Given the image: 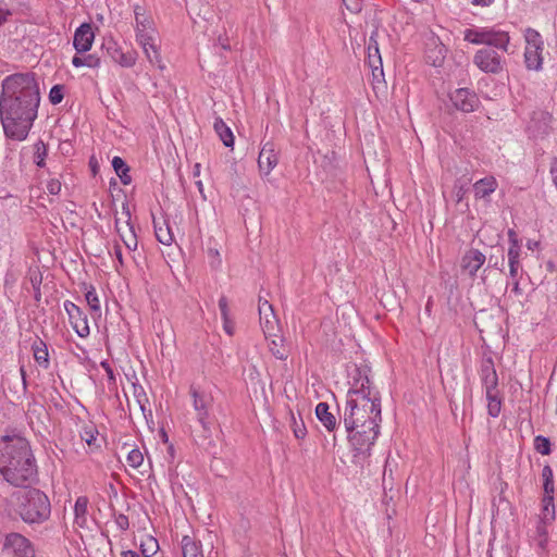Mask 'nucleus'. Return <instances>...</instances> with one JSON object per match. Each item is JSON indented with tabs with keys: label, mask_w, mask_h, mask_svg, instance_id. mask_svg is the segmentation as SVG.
<instances>
[{
	"label": "nucleus",
	"mask_w": 557,
	"mask_h": 557,
	"mask_svg": "<svg viewBox=\"0 0 557 557\" xmlns=\"http://www.w3.org/2000/svg\"><path fill=\"white\" fill-rule=\"evenodd\" d=\"M95 34L88 23L82 24L74 34L73 45L77 53H84L90 50Z\"/></svg>",
	"instance_id": "22"
},
{
	"label": "nucleus",
	"mask_w": 557,
	"mask_h": 557,
	"mask_svg": "<svg viewBox=\"0 0 557 557\" xmlns=\"http://www.w3.org/2000/svg\"><path fill=\"white\" fill-rule=\"evenodd\" d=\"M214 131L226 147H233L234 135L231 128L220 117L215 119Z\"/></svg>",
	"instance_id": "29"
},
{
	"label": "nucleus",
	"mask_w": 557,
	"mask_h": 557,
	"mask_svg": "<svg viewBox=\"0 0 557 557\" xmlns=\"http://www.w3.org/2000/svg\"><path fill=\"white\" fill-rule=\"evenodd\" d=\"M278 157L273 143H265L258 157V166L262 175H269L270 172L276 166Z\"/></svg>",
	"instance_id": "20"
},
{
	"label": "nucleus",
	"mask_w": 557,
	"mask_h": 557,
	"mask_svg": "<svg viewBox=\"0 0 557 557\" xmlns=\"http://www.w3.org/2000/svg\"><path fill=\"white\" fill-rule=\"evenodd\" d=\"M181 544L183 557H203L200 542L185 535L183 536Z\"/></svg>",
	"instance_id": "27"
},
{
	"label": "nucleus",
	"mask_w": 557,
	"mask_h": 557,
	"mask_svg": "<svg viewBox=\"0 0 557 557\" xmlns=\"http://www.w3.org/2000/svg\"><path fill=\"white\" fill-rule=\"evenodd\" d=\"M115 523L123 531H125L129 528L128 518L123 513H120L115 517Z\"/></svg>",
	"instance_id": "52"
},
{
	"label": "nucleus",
	"mask_w": 557,
	"mask_h": 557,
	"mask_svg": "<svg viewBox=\"0 0 557 557\" xmlns=\"http://www.w3.org/2000/svg\"><path fill=\"white\" fill-rule=\"evenodd\" d=\"M223 320V329L226 332L227 335L232 336L235 332V323L231 319V317L222 318Z\"/></svg>",
	"instance_id": "51"
},
{
	"label": "nucleus",
	"mask_w": 557,
	"mask_h": 557,
	"mask_svg": "<svg viewBox=\"0 0 557 557\" xmlns=\"http://www.w3.org/2000/svg\"><path fill=\"white\" fill-rule=\"evenodd\" d=\"M449 97L457 110L467 113L473 112L480 102L476 94L469 88H458Z\"/></svg>",
	"instance_id": "13"
},
{
	"label": "nucleus",
	"mask_w": 557,
	"mask_h": 557,
	"mask_svg": "<svg viewBox=\"0 0 557 557\" xmlns=\"http://www.w3.org/2000/svg\"><path fill=\"white\" fill-rule=\"evenodd\" d=\"M85 298L94 312L100 311V301L94 286L90 285L88 288H86Z\"/></svg>",
	"instance_id": "39"
},
{
	"label": "nucleus",
	"mask_w": 557,
	"mask_h": 557,
	"mask_svg": "<svg viewBox=\"0 0 557 557\" xmlns=\"http://www.w3.org/2000/svg\"><path fill=\"white\" fill-rule=\"evenodd\" d=\"M486 258L485 255L482 253L478 249L468 250L461 258L460 268L463 273H467L469 276L473 277L476 272L484 264Z\"/></svg>",
	"instance_id": "21"
},
{
	"label": "nucleus",
	"mask_w": 557,
	"mask_h": 557,
	"mask_svg": "<svg viewBox=\"0 0 557 557\" xmlns=\"http://www.w3.org/2000/svg\"><path fill=\"white\" fill-rule=\"evenodd\" d=\"M28 278L33 289L40 288V285L42 283V274L38 268L29 269Z\"/></svg>",
	"instance_id": "45"
},
{
	"label": "nucleus",
	"mask_w": 557,
	"mask_h": 557,
	"mask_svg": "<svg viewBox=\"0 0 557 557\" xmlns=\"http://www.w3.org/2000/svg\"><path fill=\"white\" fill-rule=\"evenodd\" d=\"M164 224V226L159 225V223L153 220L156 237L161 244L171 245L173 242V235L169 225L166 223Z\"/></svg>",
	"instance_id": "32"
},
{
	"label": "nucleus",
	"mask_w": 557,
	"mask_h": 557,
	"mask_svg": "<svg viewBox=\"0 0 557 557\" xmlns=\"http://www.w3.org/2000/svg\"><path fill=\"white\" fill-rule=\"evenodd\" d=\"M112 166L124 185L132 182V177L128 175L129 168L122 158L114 157L112 160Z\"/></svg>",
	"instance_id": "30"
},
{
	"label": "nucleus",
	"mask_w": 557,
	"mask_h": 557,
	"mask_svg": "<svg viewBox=\"0 0 557 557\" xmlns=\"http://www.w3.org/2000/svg\"><path fill=\"white\" fill-rule=\"evenodd\" d=\"M480 379L485 388V394H491V391L498 389V376L495 370V364L490 354H484L480 363Z\"/></svg>",
	"instance_id": "11"
},
{
	"label": "nucleus",
	"mask_w": 557,
	"mask_h": 557,
	"mask_svg": "<svg viewBox=\"0 0 557 557\" xmlns=\"http://www.w3.org/2000/svg\"><path fill=\"white\" fill-rule=\"evenodd\" d=\"M289 416H290L289 425L293 430L295 437L298 440L305 438V436L307 435V429L305 426V422H304L302 418L299 416V418L297 419L295 413L292 410H289Z\"/></svg>",
	"instance_id": "33"
},
{
	"label": "nucleus",
	"mask_w": 557,
	"mask_h": 557,
	"mask_svg": "<svg viewBox=\"0 0 557 557\" xmlns=\"http://www.w3.org/2000/svg\"><path fill=\"white\" fill-rule=\"evenodd\" d=\"M208 256L212 259L211 261V265L213 268H216L218 265H220L221 263V260L219 258V251L214 248H209L208 249Z\"/></svg>",
	"instance_id": "53"
},
{
	"label": "nucleus",
	"mask_w": 557,
	"mask_h": 557,
	"mask_svg": "<svg viewBox=\"0 0 557 557\" xmlns=\"http://www.w3.org/2000/svg\"><path fill=\"white\" fill-rule=\"evenodd\" d=\"M446 48L441 42L440 38L430 35L425 42V58L428 63L433 66H440L445 60L446 57Z\"/></svg>",
	"instance_id": "19"
},
{
	"label": "nucleus",
	"mask_w": 557,
	"mask_h": 557,
	"mask_svg": "<svg viewBox=\"0 0 557 557\" xmlns=\"http://www.w3.org/2000/svg\"><path fill=\"white\" fill-rule=\"evenodd\" d=\"M513 282H512V287L511 289L508 292V297L511 298L512 295L518 297L520 295V284H519V281L518 278H512Z\"/></svg>",
	"instance_id": "55"
},
{
	"label": "nucleus",
	"mask_w": 557,
	"mask_h": 557,
	"mask_svg": "<svg viewBox=\"0 0 557 557\" xmlns=\"http://www.w3.org/2000/svg\"><path fill=\"white\" fill-rule=\"evenodd\" d=\"M33 351L35 360L45 369L49 367L48 349L42 341H37L33 344Z\"/></svg>",
	"instance_id": "31"
},
{
	"label": "nucleus",
	"mask_w": 557,
	"mask_h": 557,
	"mask_svg": "<svg viewBox=\"0 0 557 557\" xmlns=\"http://www.w3.org/2000/svg\"><path fill=\"white\" fill-rule=\"evenodd\" d=\"M377 36H379V32L375 29L372 32L370 38H369V44H368V47H372V44L375 45V46H379L377 44Z\"/></svg>",
	"instance_id": "56"
},
{
	"label": "nucleus",
	"mask_w": 557,
	"mask_h": 557,
	"mask_svg": "<svg viewBox=\"0 0 557 557\" xmlns=\"http://www.w3.org/2000/svg\"><path fill=\"white\" fill-rule=\"evenodd\" d=\"M72 64L75 67H98L100 65V59L96 54H88L86 57L74 55L72 59Z\"/></svg>",
	"instance_id": "35"
},
{
	"label": "nucleus",
	"mask_w": 557,
	"mask_h": 557,
	"mask_svg": "<svg viewBox=\"0 0 557 557\" xmlns=\"http://www.w3.org/2000/svg\"><path fill=\"white\" fill-rule=\"evenodd\" d=\"M486 399H487V410H488V413L492 416V417H497L500 412V397H499V391L498 389H494V391H491V394H486Z\"/></svg>",
	"instance_id": "34"
},
{
	"label": "nucleus",
	"mask_w": 557,
	"mask_h": 557,
	"mask_svg": "<svg viewBox=\"0 0 557 557\" xmlns=\"http://www.w3.org/2000/svg\"><path fill=\"white\" fill-rule=\"evenodd\" d=\"M137 42L141 46L147 59L152 65L163 69L161 58L158 49V34L153 32L150 34H136Z\"/></svg>",
	"instance_id": "14"
},
{
	"label": "nucleus",
	"mask_w": 557,
	"mask_h": 557,
	"mask_svg": "<svg viewBox=\"0 0 557 557\" xmlns=\"http://www.w3.org/2000/svg\"><path fill=\"white\" fill-rule=\"evenodd\" d=\"M47 156V146L44 141H38L35 145L34 162L37 166L42 168L45 165V158Z\"/></svg>",
	"instance_id": "40"
},
{
	"label": "nucleus",
	"mask_w": 557,
	"mask_h": 557,
	"mask_svg": "<svg viewBox=\"0 0 557 557\" xmlns=\"http://www.w3.org/2000/svg\"><path fill=\"white\" fill-rule=\"evenodd\" d=\"M465 39L471 44H484L487 47H495L506 49L509 42V36L505 32H495L493 29H467L465 32Z\"/></svg>",
	"instance_id": "6"
},
{
	"label": "nucleus",
	"mask_w": 557,
	"mask_h": 557,
	"mask_svg": "<svg viewBox=\"0 0 557 557\" xmlns=\"http://www.w3.org/2000/svg\"><path fill=\"white\" fill-rule=\"evenodd\" d=\"M189 394L193 398V407L196 412V418L201 424L205 433L210 432L211 419L210 412L213 405V397L211 394L190 386Z\"/></svg>",
	"instance_id": "5"
},
{
	"label": "nucleus",
	"mask_w": 557,
	"mask_h": 557,
	"mask_svg": "<svg viewBox=\"0 0 557 557\" xmlns=\"http://www.w3.org/2000/svg\"><path fill=\"white\" fill-rule=\"evenodd\" d=\"M380 433V428L368 430L363 428L356 429L354 432L348 433V441L356 451L354 457L366 455L370 451L371 447Z\"/></svg>",
	"instance_id": "8"
},
{
	"label": "nucleus",
	"mask_w": 557,
	"mask_h": 557,
	"mask_svg": "<svg viewBox=\"0 0 557 557\" xmlns=\"http://www.w3.org/2000/svg\"><path fill=\"white\" fill-rule=\"evenodd\" d=\"M0 473L14 486H26L37 480V466L28 442L20 436L0 440Z\"/></svg>",
	"instance_id": "2"
},
{
	"label": "nucleus",
	"mask_w": 557,
	"mask_h": 557,
	"mask_svg": "<svg viewBox=\"0 0 557 557\" xmlns=\"http://www.w3.org/2000/svg\"><path fill=\"white\" fill-rule=\"evenodd\" d=\"M122 555L123 557H140L139 554L134 550H124Z\"/></svg>",
	"instance_id": "63"
},
{
	"label": "nucleus",
	"mask_w": 557,
	"mask_h": 557,
	"mask_svg": "<svg viewBox=\"0 0 557 557\" xmlns=\"http://www.w3.org/2000/svg\"><path fill=\"white\" fill-rule=\"evenodd\" d=\"M372 75L374 81L380 82V79L384 76V73L382 72V75H380V70L372 69Z\"/></svg>",
	"instance_id": "64"
},
{
	"label": "nucleus",
	"mask_w": 557,
	"mask_h": 557,
	"mask_svg": "<svg viewBox=\"0 0 557 557\" xmlns=\"http://www.w3.org/2000/svg\"><path fill=\"white\" fill-rule=\"evenodd\" d=\"M508 235L511 242L508 249L509 275L511 278H516L520 267V246L516 238L517 235L512 230H509Z\"/></svg>",
	"instance_id": "23"
},
{
	"label": "nucleus",
	"mask_w": 557,
	"mask_h": 557,
	"mask_svg": "<svg viewBox=\"0 0 557 557\" xmlns=\"http://www.w3.org/2000/svg\"><path fill=\"white\" fill-rule=\"evenodd\" d=\"M126 460L128 466L136 469L143 465L144 456L139 449L134 448L128 451Z\"/></svg>",
	"instance_id": "41"
},
{
	"label": "nucleus",
	"mask_w": 557,
	"mask_h": 557,
	"mask_svg": "<svg viewBox=\"0 0 557 557\" xmlns=\"http://www.w3.org/2000/svg\"><path fill=\"white\" fill-rule=\"evenodd\" d=\"M64 87L62 85H54L49 92V100L52 104H58L63 100L64 94H63Z\"/></svg>",
	"instance_id": "44"
},
{
	"label": "nucleus",
	"mask_w": 557,
	"mask_h": 557,
	"mask_svg": "<svg viewBox=\"0 0 557 557\" xmlns=\"http://www.w3.org/2000/svg\"><path fill=\"white\" fill-rule=\"evenodd\" d=\"M103 47L107 55L121 66L131 67L135 64L137 53L134 50L123 51L113 40L107 41Z\"/></svg>",
	"instance_id": "16"
},
{
	"label": "nucleus",
	"mask_w": 557,
	"mask_h": 557,
	"mask_svg": "<svg viewBox=\"0 0 557 557\" xmlns=\"http://www.w3.org/2000/svg\"><path fill=\"white\" fill-rule=\"evenodd\" d=\"M473 5L488 7L494 0H470Z\"/></svg>",
	"instance_id": "57"
},
{
	"label": "nucleus",
	"mask_w": 557,
	"mask_h": 557,
	"mask_svg": "<svg viewBox=\"0 0 557 557\" xmlns=\"http://www.w3.org/2000/svg\"><path fill=\"white\" fill-rule=\"evenodd\" d=\"M3 550L14 557H35V548L30 541L20 533L7 534Z\"/></svg>",
	"instance_id": "9"
},
{
	"label": "nucleus",
	"mask_w": 557,
	"mask_h": 557,
	"mask_svg": "<svg viewBox=\"0 0 557 557\" xmlns=\"http://www.w3.org/2000/svg\"><path fill=\"white\" fill-rule=\"evenodd\" d=\"M550 171H552V174H553V176H554V178H553V180H554V183H555V185H556V187H557V160H555V161H554V163H553V165H552V170H550Z\"/></svg>",
	"instance_id": "61"
},
{
	"label": "nucleus",
	"mask_w": 557,
	"mask_h": 557,
	"mask_svg": "<svg viewBox=\"0 0 557 557\" xmlns=\"http://www.w3.org/2000/svg\"><path fill=\"white\" fill-rule=\"evenodd\" d=\"M368 63L371 69L380 70V75H382V58L379 46L372 44V47H368Z\"/></svg>",
	"instance_id": "37"
},
{
	"label": "nucleus",
	"mask_w": 557,
	"mask_h": 557,
	"mask_svg": "<svg viewBox=\"0 0 557 557\" xmlns=\"http://www.w3.org/2000/svg\"><path fill=\"white\" fill-rule=\"evenodd\" d=\"M64 309L69 314L70 322L79 337H86L89 335V326L87 318L78 306L74 302L66 300L64 302Z\"/></svg>",
	"instance_id": "17"
},
{
	"label": "nucleus",
	"mask_w": 557,
	"mask_h": 557,
	"mask_svg": "<svg viewBox=\"0 0 557 557\" xmlns=\"http://www.w3.org/2000/svg\"><path fill=\"white\" fill-rule=\"evenodd\" d=\"M218 44L221 46L222 49L224 50H230L231 47L227 42V38H222L221 36L219 37L218 39Z\"/></svg>",
	"instance_id": "60"
},
{
	"label": "nucleus",
	"mask_w": 557,
	"mask_h": 557,
	"mask_svg": "<svg viewBox=\"0 0 557 557\" xmlns=\"http://www.w3.org/2000/svg\"><path fill=\"white\" fill-rule=\"evenodd\" d=\"M258 311L260 325L265 337L275 335L274 331L277 329L278 321L275 317L272 305L262 296H259Z\"/></svg>",
	"instance_id": "12"
},
{
	"label": "nucleus",
	"mask_w": 557,
	"mask_h": 557,
	"mask_svg": "<svg viewBox=\"0 0 557 557\" xmlns=\"http://www.w3.org/2000/svg\"><path fill=\"white\" fill-rule=\"evenodd\" d=\"M123 212L127 216V221L125 222L124 226H121L119 220L116 219L115 230L126 248L134 251L137 249L138 242L134 226L131 224V212L126 203L123 205Z\"/></svg>",
	"instance_id": "18"
},
{
	"label": "nucleus",
	"mask_w": 557,
	"mask_h": 557,
	"mask_svg": "<svg viewBox=\"0 0 557 557\" xmlns=\"http://www.w3.org/2000/svg\"><path fill=\"white\" fill-rule=\"evenodd\" d=\"M274 338L269 343L271 354L278 360H286L289 356V349L284 344V338L273 335Z\"/></svg>",
	"instance_id": "28"
},
{
	"label": "nucleus",
	"mask_w": 557,
	"mask_h": 557,
	"mask_svg": "<svg viewBox=\"0 0 557 557\" xmlns=\"http://www.w3.org/2000/svg\"><path fill=\"white\" fill-rule=\"evenodd\" d=\"M141 553L145 557H150L156 554L159 545L158 542L153 537H149L146 543L140 545Z\"/></svg>",
	"instance_id": "43"
},
{
	"label": "nucleus",
	"mask_w": 557,
	"mask_h": 557,
	"mask_svg": "<svg viewBox=\"0 0 557 557\" xmlns=\"http://www.w3.org/2000/svg\"><path fill=\"white\" fill-rule=\"evenodd\" d=\"M355 372L356 375L352 376L354 383L347 393V398H360L361 396H368L373 400L375 397H380L377 392L373 393L371 389L367 367L356 368Z\"/></svg>",
	"instance_id": "10"
},
{
	"label": "nucleus",
	"mask_w": 557,
	"mask_h": 557,
	"mask_svg": "<svg viewBox=\"0 0 557 557\" xmlns=\"http://www.w3.org/2000/svg\"><path fill=\"white\" fill-rule=\"evenodd\" d=\"M88 499L85 496H81L76 499L74 506L75 519L78 524H83L86 520Z\"/></svg>",
	"instance_id": "36"
},
{
	"label": "nucleus",
	"mask_w": 557,
	"mask_h": 557,
	"mask_svg": "<svg viewBox=\"0 0 557 557\" xmlns=\"http://www.w3.org/2000/svg\"><path fill=\"white\" fill-rule=\"evenodd\" d=\"M497 183L494 177H485L478 181L474 186V195L476 198H486L495 191Z\"/></svg>",
	"instance_id": "26"
},
{
	"label": "nucleus",
	"mask_w": 557,
	"mask_h": 557,
	"mask_svg": "<svg viewBox=\"0 0 557 557\" xmlns=\"http://www.w3.org/2000/svg\"><path fill=\"white\" fill-rule=\"evenodd\" d=\"M343 421L347 433L359 428L368 430L380 428L381 397H375L373 400L368 396L347 398Z\"/></svg>",
	"instance_id": "3"
},
{
	"label": "nucleus",
	"mask_w": 557,
	"mask_h": 557,
	"mask_svg": "<svg viewBox=\"0 0 557 557\" xmlns=\"http://www.w3.org/2000/svg\"><path fill=\"white\" fill-rule=\"evenodd\" d=\"M114 255H115V257H116V259H117L119 263H120L121 265H123V256H122V250H121V247H120V246H117V245H116V246H115V248H114Z\"/></svg>",
	"instance_id": "58"
},
{
	"label": "nucleus",
	"mask_w": 557,
	"mask_h": 557,
	"mask_svg": "<svg viewBox=\"0 0 557 557\" xmlns=\"http://www.w3.org/2000/svg\"><path fill=\"white\" fill-rule=\"evenodd\" d=\"M543 520L550 521L554 519V506L552 504V497L547 499L544 498V507H543Z\"/></svg>",
	"instance_id": "46"
},
{
	"label": "nucleus",
	"mask_w": 557,
	"mask_h": 557,
	"mask_svg": "<svg viewBox=\"0 0 557 557\" xmlns=\"http://www.w3.org/2000/svg\"><path fill=\"white\" fill-rule=\"evenodd\" d=\"M530 393V397H529V403H530V410H529V414L530 417L535 413V414H540L543 410V399H542V396L539 392H533V388H531L529 391Z\"/></svg>",
	"instance_id": "38"
},
{
	"label": "nucleus",
	"mask_w": 557,
	"mask_h": 557,
	"mask_svg": "<svg viewBox=\"0 0 557 557\" xmlns=\"http://www.w3.org/2000/svg\"><path fill=\"white\" fill-rule=\"evenodd\" d=\"M47 190L51 195H59L60 191H61V182L59 180H57V178H51L47 183Z\"/></svg>",
	"instance_id": "49"
},
{
	"label": "nucleus",
	"mask_w": 557,
	"mask_h": 557,
	"mask_svg": "<svg viewBox=\"0 0 557 557\" xmlns=\"http://www.w3.org/2000/svg\"><path fill=\"white\" fill-rule=\"evenodd\" d=\"M17 512L26 523H41L50 517L51 505L48 496L37 490L30 488L18 492Z\"/></svg>",
	"instance_id": "4"
},
{
	"label": "nucleus",
	"mask_w": 557,
	"mask_h": 557,
	"mask_svg": "<svg viewBox=\"0 0 557 557\" xmlns=\"http://www.w3.org/2000/svg\"><path fill=\"white\" fill-rule=\"evenodd\" d=\"M524 40L527 42L524 51V62L530 70H540L542 67L543 58V40L541 35L533 30L527 29L524 32Z\"/></svg>",
	"instance_id": "7"
},
{
	"label": "nucleus",
	"mask_w": 557,
	"mask_h": 557,
	"mask_svg": "<svg viewBox=\"0 0 557 557\" xmlns=\"http://www.w3.org/2000/svg\"><path fill=\"white\" fill-rule=\"evenodd\" d=\"M40 91L34 73H16L2 82L0 119L4 134L12 139L27 137L37 117Z\"/></svg>",
	"instance_id": "1"
},
{
	"label": "nucleus",
	"mask_w": 557,
	"mask_h": 557,
	"mask_svg": "<svg viewBox=\"0 0 557 557\" xmlns=\"http://www.w3.org/2000/svg\"><path fill=\"white\" fill-rule=\"evenodd\" d=\"M539 246H540L539 240H531V239L528 240V248L530 250H534L535 248H539Z\"/></svg>",
	"instance_id": "62"
},
{
	"label": "nucleus",
	"mask_w": 557,
	"mask_h": 557,
	"mask_svg": "<svg viewBox=\"0 0 557 557\" xmlns=\"http://www.w3.org/2000/svg\"><path fill=\"white\" fill-rule=\"evenodd\" d=\"M343 2L351 13H359L362 9V0H343Z\"/></svg>",
	"instance_id": "47"
},
{
	"label": "nucleus",
	"mask_w": 557,
	"mask_h": 557,
	"mask_svg": "<svg viewBox=\"0 0 557 557\" xmlns=\"http://www.w3.org/2000/svg\"><path fill=\"white\" fill-rule=\"evenodd\" d=\"M315 416L329 432L336 430L338 425L337 419L332 412H330V407L326 403H319L317 405Z\"/></svg>",
	"instance_id": "24"
},
{
	"label": "nucleus",
	"mask_w": 557,
	"mask_h": 557,
	"mask_svg": "<svg viewBox=\"0 0 557 557\" xmlns=\"http://www.w3.org/2000/svg\"><path fill=\"white\" fill-rule=\"evenodd\" d=\"M534 448L542 455H548L550 453V442L547 437L536 436L534 440Z\"/></svg>",
	"instance_id": "42"
},
{
	"label": "nucleus",
	"mask_w": 557,
	"mask_h": 557,
	"mask_svg": "<svg viewBox=\"0 0 557 557\" xmlns=\"http://www.w3.org/2000/svg\"><path fill=\"white\" fill-rule=\"evenodd\" d=\"M543 476L545 479V482H544V490H545V493H549L553 491V482L550 481V478H552V469L549 467H544L543 469Z\"/></svg>",
	"instance_id": "48"
},
{
	"label": "nucleus",
	"mask_w": 557,
	"mask_h": 557,
	"mask_svg": "<svg viewBox=\"0 0 557 557\" xmlns=\"http://www.w3.org/2000/svg\"><path fill=\"white\" fill-rule=\"evenodd\" d=\"M219 309H220L222 318L230 317L228 301H227V298L225 296H222L219 299Z\"/></svg>",
	"instance_id": "50"
},
{
	"label": "nucleus",
	"mask_w": 557,
	"mask_h": 557,
	"mask_svg": "<svg viewBox=\"0 0 557 557\" xmlns=\"http://www.w3.org/2000/svg\"><path fill=\"white\" fill-rule=\"evenodd\" d=\"M546 521H547V520H543V519H542V521H541V522L539 523V525H537V533H539V535L542 537V539H541V541H540V545H541V546H543L544 542L546 541V537H545V536H546V533H547V531H546V527H545Z\"/></svg>",
	"instance_id": "54"
},
{
	"label": "nucleus",
	"mask_w": 557,
	"mask_h": 557,
	"mask_svg": "<svg viewBox=\"0 0 557 557\" xmlns=\"http://www.w3.org/2000/svg\"><path fill=\"white\" fill-rule=\"evenodd\" d=\"M474 63L486 73H497L500 70L499 55L491 47L480 49L474 55Z\"/></svg>",
	"instance_id": "15"
},
{
	"label": "nucleus",
	"mask_w": 557,
	"mask_h": 557,
	"mask_svg": "<svg viewBox=\"0 0 557 557\" xmlns=\"http://www.w3.org/2000/svg\"><path fill=\"white\" fill-rule=\"evenodd\" d=\"M20 373H21L23 389L26 391V388H27V381H26V371H25L24 367L20 368Z\"/></svg>",
	"instance_id": "59"
},
{
	"label": "nucleus",
	"mask_w": 557,
	"mask_h": 557,
	"mask_svg": "<svg viewBox=\"0 0 557 557\" xmlns=\"http://www.w3.org/2000/svg\"><path fill=\"white\" fill-rule=\"evenodd\" d=\"M135 22H136V34H150L152 35L156 29L152 27L150 17L146 14L145 9L141 5L134 7Z\"/></svg>",
	"instance_id": "25"
}]
</instances>
